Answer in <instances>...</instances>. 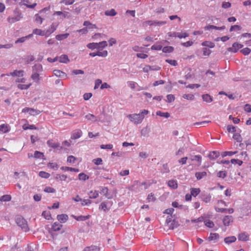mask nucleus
Wrapping results in <instances>:
<instances>
[{"instance_id": "1", "label": "nucleus", "mask_w": 251, "mask_h": 251, "mask_svg": "<svg viewBox=\"0 0 251 251\" xmlns=\"http://www.w3.org/2000/svg\"><path fill=\"white\" fill-rule=\"evenodd\" d=\"M149 113L147 110H142L140 111L139 114H129L127 116L130 121L133 123L134 124L138 125L141 124L145 116L148 114Z\"/></svg>"}, {"instance_id": "2", "label": "nucleus", "mask_w": 251, "mask_h": 251, "mask_svg": "<svg viewBox=\"0 0 251 251\" xmlns=\"http://www.w3.org/2000/svg\"><path fill=\"white\" fill-rule=\"evenodd\" d=\"M16 223L24 231L27 232L29 230L27 222L23 217L21 216L17 217L16 219Z\"/></svg>"}, {"instance_id": "3", "label": "nucleus", "mask_w": 251, "mask_h": 251, "mask_svg": "<svg viewBox=\"0 0 251 251\" xmlns=\"http://www.w3.org/2000/svg\"><path fill=\"white\" fill-rule=\"evenodd\" d=\"M14 16H9L7 18V21L10 24L20 21L23 17L21 13L18 11H14Z\"/></svg>"}, {"instance_id": "4", "label": "nucleus", "mask_w": 251, "mask_h": 251, "mask_svg": "<svg viewBox=\"0 0 251 251\" xmlns=\"http://www.w3.org/2000/svg\"><path fill=\"white\" fill-rule=\"evenodd\" d=\"M58 26V24L56 23H52L48 28L46 30L47 36H50L54 31H55Z\"/></svg>"}, {"instance_id": "5", "label": "nucleus", "mask_w": 251, "mask_h": 251, "mask_svg": "<svg viewBox=\"0 0 251 251\" xmlns=\"http://www.w3.org/2000/svg\"><path fill=\"white\" fill-rule=\"evenodd\" d=\"M243 47V45L242 44H239L238 43H234L232 44V47L228 48L227 49V50L235 53L237 52L239 49L242 48Z\"/></svg>"}, {"instance_id": "6", "label": "nucleus", "mask_w": 251, "mask_h": 251, "mask_svg": "<svg viewBox=\"0 0 251 251\" xmlns=\"http://www.w3.org/2000/svg\"><path fill=\"white\" fill-rule=\"evenodd\" d=\"M220 238L218 233H210L209 237L207 238V240L209 242H213L216 243L217 242Z\"/></svg>"}, {"instance_id": "7", "label": "nucleus", "mask_w": 251, "mask_h": 251, "mask_svg": "<svg viewBox=\"0 0 251 251\" xmlns=\"http://www.w3.org/2000/svg\"><path fill=\"white\" fill-rule=\"evenodd\" d=\"M19 4H23L27 8L33 9L37 5V3L35 2L32 4H30L29 0H20Z\"/></svg>"}, {"instance_id": "8", "label": "nucleus", "mask_w": 251, "mask_h": 251, "mask_svg": "<svg viewBox=\"0 0 251 251\" xmlns=\"http://www.w3.org/2000/svg\"><path fill=\"white\" fill-rule=\"evenodd\" d=\"M50 6H49L48 7H45L40 10L39 12L38 13V14H40L41 16L43 17V18H45L47 17V15L48 14L50 10Z\"/></svg>"}, {"instance_id": "9", "label": "nucleus", "mask_w": 251, "mask_h": 251, "mask_svg": "<svg viewBox=\"0 0 251 251\" xmlns=\"http://www.w3.org/2000/svg\"><path fill=\"white\" fill-rule=\"evenodd\" d=\"M233 222V217L232 216L227 215L224 217L223 223L224 226H228L230 223Z\"/></svg>"}, {"instance_id": "10", "label": "nucleus", "mask_w": 251, "mask_h": 251, "mask_svg": "<svg viewBox=\"0 0 251 251\" xmlns=\"http://www.w3.org/2000/svg\"><path fill=\"white\" fill-rule=\"evenodd\" d=\"M168 186L172 189H176L177 188L178 185L176 180L171 179L168 181Z\"/></svg>"}, {"instance_id": "11", "label": "nucleus", "mask_w": 251, "mask_h": 251, "mask_svg": "<svg viewBox=\"0 0 251 251\" xmlns=\"http://www.w3.org/2000/svg\"><path fill=\"white\" fill-rule=\"evenodd\" d=\"M33 34L48 37V36H47L46 30H43L41 29L35 28L33 29Z\"/></svg>"}, {"instance_id": "12", "label": "nucleus", "mask_w": 251, "mask_h": 251, "mask_svg": "<svg viewBox=\"0 0 251 251\" xmlns=\"http://www.w3.org/2000/svg\"><path fill=\"white\" fill-rule=\"evenodd\" d=\"M249 235L246 232L241 233L238 236V239L239 241H247L249 240Z\"/></svg>"}, {"instance_id": "13", "label": "nucleus", "mask_w": 251, "mask_h": 251, "mask_svg": "<svg viewBox=\"0 0 251 251\" xmlns=\"http://www.w3.org/2000/svg\"><path fill=\"white\" fill-rule=\"evenodd\" d=\"M236 237L234 236H228L225 238L224 242L228 245L235 242L236 241Z\"/></svg>"}, {"instance_id": "14", "label": "nucleus", "mask_w": 251, "mask_h": 251, "mask_svg": "<svg viewBox=\"0 0 251 251\" xmlns=\"http://www.w3.org/2000/svg\"><path fill=\"white\" fill-rule=\"evenodd\" d=\"M57 219L61 223H64L68 220V216L66 214H62L58 215Z\"/></svg>"}, {"instance_id": "15", "label": "nucleus", "mask_w": 251, "mask_h": 251, "mask_svg": "<svg viewBox=\"0 0 251 251\" xmlns=\"http://www.w3.org/2000/svg\"><path fill=\"white\" fill-rule=\"evenodd\" d=\"M47 145L53 149H57L60 147L59 144L54 142L52 139L49 140L47 142Z\"/></svg>"}, {"instance_id": "16", "label": "nucleus", "mask_w": 251, "mask_h": 251, "mask_svg": "<svg viewBox=\"0 0 251 251\" xmlns=\"http://www.w3.org/2000/svg\"><path fill=\"white\" fill-rule=\"evenodd\" d=\"M24 71L23 70H15L13 72L10 73V75L13 76H17L18 77H22L24 76Z\"/></svg>"}, {"instance_id": "17", "label": "nucleus", "mask_w": 251, "mask_h": 251, "mask_svg": "<svg viewBox=\"0 0 251 251\" xmlns=\"http://www.w3.org/2000/svg\"><path fill=\"white\" fill-rule=\"evenodd\" d=\"M44 19V18L41 16V15L38 13L34 15V21L37 24L41 25L43 23Z\"/></svg>"}, {"instance_id": "18", "label": "nucleus", "mask_w": 251, "mask_h": 251, "mask_svg": "<svg viewBox=\"0 0 251 251\" xmlns=\"http://www.w3.org/2000/svg\"><path fill=\"white\" fill-rule=\"evenodd\" d=\"M220 156V153L217 151L210 152L208 154V157L211 160H214Z\"/></svg>"}, {"instance_id": "19", "label": "nucleus", "mask_w": 251, "mask_h": 251, "mask_svg": "<svg viewBox=\"0 0 251 251\" xmlns=\"http://www.w3.org/2000/svg\"><path fill=\"white\" fill-rule=\"evenodd\" d=\"M88 195L90 199H96L99 197V193L97 190H91L89 192Z\"/></svg>"}, {"instance_id": "20", "label": "nucleus", "mask_w": 251, "mask_h": 251, "mask_svg": "<svg viewBox=\"0 0 251 251\" xmlns=\"http://www.w3.org/2000/svg\"><path fill=\"white\" fill-rule=\"evenodd\" d=\"M72 217L76 221H84L87 219H88L90 216L87 215V216H76L75 215H72Z\"/></svg>"}, {"instance_id": "21", "label": "nucleus", "mask_w": 251, "mask_h": 251, "mask_svg": "<svg viewBox=\"0 0 251 251\" xmlns=\"http://www.w3.org/2000/svg\"><path fill=\"white\" fill-rule=\"evenodd\" d=\"M201 192L200 188H192L190 189V193L191 195L194 197L197 196Z\"/></svg>"}, {"instance_id": "22", "label": "nucleus", "mask_w": 251, "mask_h": 251, "mask_svg": "<svg viewBox=\"0 0 251 251\" xmlns=\"http://www.w3.org/2000/svg\"><path fill=\"white\" fill-rule=\"evenodd\" d=\"M31 85V83L28 84H21L19 83L17 85V87L20 90H26L28 89Z\"/></svg>"}, {"instance_id": "23", "label": "nucleus", "mask_w": 251, "mask_h": 251, "mask_svg": "<svg viewBox=\"0 0 251 251\" xmlns=\"http://www.w3.org/2000/svg\"><path fill=\"white\" fill-rule=\"evenodd\" d=\"M43 70L42 66L41 64H37L33 67V72H37L39 74L40 72H42Z\"/></svg>"}, {"instance_id": "24", "label": "nucleus", "mask_w": 251, "mask_h": 251, "mask_svg": "<svg viewBox=\"0 0 251 251\" xmlns=\"http://www.w3.org/2000/svg\"><path fill=\"white\" fill-rule=\"evenodd\" d=\"M61 169L64 171H71L75 172H78L79 171L78 169L74 168L69 167L63 166L61 167Z\"/></svg>"}, {"instance_id": "25", "label": "nucleus", "mask_w": 251, "mask_h": 251, "mask_svg": "<svg viewBox=\"0 0 251 251\" xmlns=\"http://www.w3.org/2000/svg\"><path fill=\"white\" fill-rule=\"evenodd\" d=\"M82 134V131L80 130H75L73 132L72 138L74 139H78L81 136Z\"/></svg>"}, {"instance_id": "26", "label": "nucleus", "mask_w": 251, "mask_h": 251, "mask_svg": "<svg viewBox=\"0 0 251 251\" xmlns=\"http://www.w3.org/2000/svg\"><path fill=\"white\" fill-rule=\"evenodd\" d=\"M85 118L89 121L95 122L98 121V118L93 114H88L85 116Z\"/></svg>"}, {"instance_id": "27", "label": "nucleus", "mask_w": 251, "mask_h": 251, "mask_svg": "<svg viewBox=\"0 0 251 251\" xmlns=\"http://www.w3.org/2000/svg\"><path fill=\"white\" fill-rule=\"evenodd\" d=\"M69 36V33H66L62 34H58L56 35L55 38L58 41H61L68 38Z\"/></svg>"}, {"instance_id": "28", "label": "nucleus", "mask_w": 251, "mask_h": 251, "mask_svg": "<svg viewBox=\"0 0 251 251\" xmlns=\"http://www.w3.org/2000/svg\"><path fill=\"white\" fill-rule=\"evenodd\" d=\"M9 131V127L8 125L2 124L0 126V131L2 133H6Z\"/></svg>"}, {"instance_id": "29", "label": "nucleus", "mask_w": 251, "mask_h": 251, "mask_svg": "<svg viewBox=\"0 0 251 251\" xmlns=\"http://www.w3.org/2000/svg\"><path fill=\"white\" fill-rule=\"evenodd\" d=\"M206 175L207 173L206 172H196L195 173V176L198 180H200L203 177L206 176Z\"/></svg>"}, {"instance_id": "30", "label": "nucleus", "mask_w": 251, "mask_h": 251, "mask_svg": "<svg viewBox=\"0 0 251 251\" xmlns=\"http://www.w3.org/2000/svg\"><path fill=\"white\" fill-rule=\"evenodd\" d=\"M59 61L61 63H67L69 62V59L67 55L63 54L59 57Z\"/></svg>"}, {"instance_id": "31", "label": "nucleus", "mask_w": 251, "mask_h": 251, "mask_svg": "<svg viewBox=\"0 0 251 251\" xmlns=\"http://www.w3.org/2000/svg\"><path fill=\"white\" fill-rule=\"evenodd\" d=\"M31 78L33 80H34L35 82L38 83L40 80V77H39V74L37 72L34 73L33 72L31 76Z\"/></svg>"}, {"instance_id": "32", "label": "nucleus", "mask_w": 251, "mask_h": 251, "mask_svg": "<svg viewBox=\"0 0 251 251\" xmlns=\"http://www.w3.org/2000/svg\"><path fill=\"white\" fill-rule=\"evenodd\" d=\"M56 180H59V181H66L67 178V176L65 175L62 174V175H59L57 174L55 177Z\"/></svg>"}, {"instance_id": "33", "label": "nucleus", "mask_w": 251, "mask_h": 251, "mask_svg": "<svg viewBox=\"0 0 251 251\" xmlns=\"http://www.w3.org/2000/svg\"><path fill=\"white\" fill-rule=\"evenodd\" d=\"M98 48L97 49L101 50L107 46V43L105 41H103L99 43H97Z\"/></svg>"}, {"instance_id": "34", "label": "nucleus", "mask_w": 251, "mask_h": 251, "mask_svg": "<svg viewBox=\"0 0 251 251\" xmlns=\"http://www.w3.org/2000/svg\"><path fill=\"white\" fill-rule=\"evenodd\" d=\"M203 222L204 223L205 226L209 228H213L214 226L215 225L214 223L210 220H205L204 218Z\"/></svg>"}, {"instance_id": "35", "label": "nucleus", "mask_w": 251, "mask_h": 251, "mask_svg": "<svg viewBox=\"0 0 251 251\" xmlns=\"http://www.w3.org/2000/svg\"><path fill=\"white\" fill-rule=\"evenodd\" d=\"M104 14L106 16H114L117 14V12L114 9H111L110 10H106L105 11Z\"/></svg>"}, {"instance_id": "36", "label": "nucleus", "mask_w": 251, "mask_h": 251, "mask_svg": "<svg viewBox=\"0 0 251 251\" xmlns=\"http://www.w3.org/2000/svg\"><path fill=\"white\" fill-rule=\"evenodd\" d=\"M69 13L68 12H63L62 11H55L54 14H53V15H57V16H61L62 18H66L67 17V15H68V14Z\"/></svg>"}, {"instance_id": "37", "label": "nucleus", "mask_w": 251, "mask_h": 251, "mask_svg": "<svg viewBox=\"0 0 251 251\" xmlns=\"http://www.w3.org/2000/svg\"><path fill=\"white\" fill-rule=\"evenodd\" d=\"M53 73L54 75L58 77H62L66 76V74L65 73L58 70H54Z\"/></svg>"}, {"instance_id": "38", "label": "nucleus", "mask_w": 251, "mask_h": 251, "mask_svg": "<svg viewBox=\"0 0 251 251\" xmlns=\"http://www.w3.org/2000/svg\"><path fill=\"white\" fill-rule=\"evenodd\" d=\"M23 128L24 130L27 129H36L37 127L34 125H28V124H24L23 126Z\"/></svg>"}, {"instance_id": "39", "label": "nucleus", "mask_w": 251, "mask_h": 251, "mask_svg": "<svg viewBox=\"0 0 251 251\" xmlns=\"http://www.w3.org/2000/svg\"><path fill=\"white\" fill-rule=\"evenodd\" d=\"M202 99L206 102H210L212 101V97L208 94H204L202 96Z\"/></svg>"}, {"instance_id": "40", "label": "nucleus", "mask_w": 251, "mask_h": 251, "mask_svg": "<svg viewBox=\"0 0 251 251\" xmlns=\"http://www.w3.org/2000/svg\"><path fill=\"white\" fill-rule=\"evenodd\" d=\"M233 138L238 142H241L242 141L241 136L239 133H234Z\"/></svg>"}, {"instance_id": "41", "label": "nucleus", "mask_w": 251, "mask_h": 251, "mask_svg": "<svg viewBox=\"0 0 251 251\" xmlns=\"http://www.w3.org/2000/svg\"><path fill=\"white\" fill-rule=\"evenodd\" d=\"M100 191H101V193L103 194L108 199L111 198V197H109L108 195V189L107 187H102L100 190Z\"/></svg>"}, {"instance_id": "42", "label": "nucleus", "mask_w": 251, "mask_h": 251, "mask_svg": "<svg viewBox=\"0 0 251 251\" xmlns=\"http://www.w3.org/2000/svg\"><path fill=\"white\" fill-rule=\"evenodd\" d=\"M97 56H101L102 57H105L108 55V52L106 50H103L102 51H101L100 50H98L97 51Z\"/></svg>"}, {"instance_id": "43", "label": "nucleus", "mask_w": 251, "mask_h": 251, "mask_svg": "<svg viewBox=\"0 0 251 251\" xmlns=\"http://www.w3.org/2000/svg\"><path fill=\"white\" fill-rule=\"evenodd\" d=\"M11 200V197L9 195H3L0 198L1 201H9Z\"/></svg>"}, {"instance_id": "44", "label": "nucleus", "mask_w": 251, "mask_h": 251, "mask_svg": "<svg viewBox=\"0 0 251 251\" xmlns=\"http://www.w3.org/2000/svg\"><path fill=\"white\" fill-rule=\"evenodd\" d=\"M39 176L42 178H48L50 176V174L44 171H40L39 173Z\"/></svg>"}, {"instance_id": "45", "label": "nucleus", "mask_w": 251, "mask_h": 251, "mask_svg": "<svg viewBox=\"0 0 251 251\" xmlns=\"http://www.w3.org/2000/svg\"><path fill=\"white\" fill-rule=\"evenodd\" d=\"M78 179L80 180L85 181V180L89 179V176H88L87 175H86L84 173H80L78 175Z\"/></svg>"}, {"instance_id": "46", "label": "nucleus", "mask_w": 251, "mask_h": 251, "mask_svg": "<svg viewBox=\"0 0 251 251\" xmlns=\"http://www.w3.org/2000/svg\"><path fill=\"white\" fill-rule=\"evenodd\" d=\"M191 160L197 161L199 163V165H200L201 163V156L200 155H195L193 158H191Z\"/></svg>"}, {"instance_id": "47", "label": "nucleus", "mask_w": 251, "mask_h": 251, "mask_svg": "<svg viewBox=\"0 0 251 251\" xmlns=\"http://www.w3.org/2000/svg\"><path fill=\"white\" fill-rule=\"evenodd\" d=\"M202 200L205 203L209 202L211 200V196L210 194L203 195Z\"/></svg>"}, {"instance_id": "48", "label": "nucleus", "mask_w": 251, "mask_h": 251, "mask_svg": "<svg viewBox=\"0 0 251 251\" xmlns=\"http://www.w3.org/2000/svg\"><path fill=\"white\" fill-rule=\"evenodd\" d=\"M147 200L148 202L155 201L156 198L154 197V194L151 193L148 195Z\"/></svg>"}, {"instance_id": "49", "label": "nucleus", "mask_w": 251, "mask_h": 251, "mask_svg": "<svg viewBox=\"0 0 251 251\" xmlns=\"http://www.w3.org/2000/svg\"><path fill=\"white\" fill-rule=\"evenodd\" d=\"M44 191L46 193H53L55 192V189L52 187L47 186L45 188Z\"/></svg>"}, {"instance_id": "50", "label": "nucleus", "mask_w": 251, "mask_h": 251, "mask_svg": "<svg viewBox=\"0 0 251 251\" xmlns=\"http://www.w3.org/2000/svg\"><path fill=\"white\" fill-rule=\"evenodd\" d=\"M156 115L166 118L170 117V114L168 112H162L160 111H157Z\"/></svg>"}, {"instance_id": "51", "label": "nucleus", "mask_w": 251, "mask_h": 251, "mask_svg": "<svg viewBox=\"0 0 251 251\" xmlns=\"http://www.w3.org/2000/svg\"><path fill=\"white\" fill-rule=\"evenodd\" d=\"M226 175L227 173L226 171H221L217 173V176L219 178H224L226 176Z\"/></svg>"}, {"instance_id": "52", "label": "nucleus", "mask_w": 251, "mask_h": 251, "mask_svg": "<svg viewBox=\"0 0 251 251\" xmlns=\"http://www.w3.org/2000/svg\"><path fill=\"white\" fill-rule=\"evenodd\" d=\"M62 226L59 223H54L52 225V229L54 231H58L60 230Z\"/></svg>"}, {"instance_id": "53", "label": "nucleus", "mask_w": 251, "mask_h": 251, "mask_svg": "<svg viewBox=\"0 0 251 251\" xmlns=\"http://www.w3.org/2000/svg\"><path fill=\"white\" fill-rule=\"evenodd\" d=\"M98 45L97 43H91L87 45V47L91 50L97 49Z\"/></svg>"}, {"instance_id": "54", "label": "nucleus", "mask_w": 251, "mask_h": 251, "mask_svg": "<svg viewBox=\"0 0 251 251\" xmlns=\"http://www.w3.org/2000/svg\"><path fill=\"white\" fill-rule=\"evenodd\" d=\"M42 215L47 220H50L51 218V214L49 211H44L43 212Z\"/></svg>"}, {"instance_id": "55", "label": "nucleus", "mask_w": 251, "mask_h": 251, "mask_svg": "<svg viewBox=\"0 0 251 251\" xmlns=\"http://www.w3.org/2000/svg\"><path fill=\"white\" fill-rule=\"evenodd\" d=\"M81 201L82 206L89 205L92 203V201L89 199H82Z\"/></svg>"}, {"instance_id": "56", "label": "nucleus", "mask_w": 251, "mask_h": 251, "mask_svg": "<svg viewBox=\"0 0 251 251\" xmlns=\"http://www.w3.org/2000/svg\"><path fill=\"white\" fill-rule=\"evenodd\" d=\"M237 151H224L222 153V156L223 157L227 155L232 156L237 153Z\"/></svg>"}, {"instance_id": "57", "label": "nucleus", "mask_w": 251, "mask_h": 251, "mask_svg": "<svg viewBox=\"0 0 251 251\" xmlns=\"http://www.w3.org/2000/svg\"><path fill=\"white\" fill-rule=\"evenodd\" d=\"M227 130L228 132L235 133L236 131V127L232 125H228L227 126Z\"/></svg>"}, {"instance_id": "58", "label": "nucleus", "mask_w": 251, "mask_h": 251, "mask_svg": "<svg viewBox=\"0 0 251 251\" xmlns=\"http://www.w3.org/2000/svg\"><path fill=\"white\" fill-rule=\"evenodd\" d=\"M163 51L164 52H172L174 50V48L171 46L165 47L163 49Z\"/></svg>"}, {"instance_id": "59", "label": "nucleus", "mask_w": 251, "mask_h": 251, "mask_svg": "<svg viewBox=\"0 0 251 251\" xmlns=\"http://www.w3.org/2000/svg\"><path fill=\"white\" fill-rule=\"evenodd\" d=\"M100 209L103 210L104 211H106L108 210L107 204L105 202H102L100 205L99 207Z\"/></svg>"}, {"instance_id": "60", "label": "nucleus", "mask_w": 251, "mask_h": 251, "mask_svg": "<svg viewBox=\"0 0 251 251\" xmlns=\"http://www.w3.org/2000/svg\"><path fill=\"white\" fill-rule=\"evenodd\" d=\"M202 45L203 46H207V47H208L211 48H212L214 47V44L213 43L209 42H207V41L203 42L202 43Z\"/></svg>"}, {"instance_id": "61", "label": "nucleus", "mask_w": 251, "mask_h": 251, "mask_svg": "<svg viewBox=\"0 0 251 251\" xmlns=\"http://www.w3.org/2000/svg\"><path fill=\"white\" fill-rule=\"evenodd\" d=\"M189 34L186 32H181V33H177V37L180 39L182 38H185L187 37H188Z\"/></svg>"}, {"instance_id": "62", "label": "nucleus", "mask_w": 251, "mask_h": 251, "mask_svg": "<svg viewBox=\"0 0 251 251\" xmlns=\"http://www.w3.org/2000/svg\"><path fill=\"white\" fill-rule=\"evenodd\" d=\"M183 98L188 100H192L194 99V96L191 94H184L183 96Z\"/></svg>"}, {"instance_id": "63", "label": "nucleus", "mask_w": 251, "mask_h": 251, "mask_svg": "<svg viewBox=\"0 0 251 251\" xmlns=\"http://www.w3.org/2000/svg\"><path fill=\"white\" fill-rule=\"evenodd\" d=\"M166 62L174 66H176L177 65V62L176 60L166 59Z\"/></svg>"}, {"instance_id": "64", "label": "nucleus", "mask_w": 251, "mask_h": 251, "mask_svg": "<svg viewBox=\"0 0 251 251\" xmlns=\"http://www.w3.org/2000/svg\"><path fill=\"white\" fill-rule=\"evenodd\" d=\"M241 52L244 55H247L249 54L251 52V50L248 48H245L242 50H241Z\"/></svg>"}]
</instances>
